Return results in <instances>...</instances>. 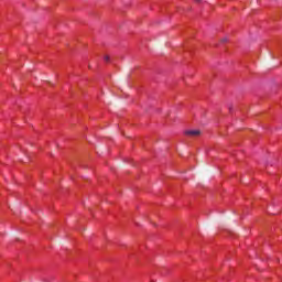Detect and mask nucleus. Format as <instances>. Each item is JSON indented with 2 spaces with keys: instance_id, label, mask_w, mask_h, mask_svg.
I'll return each mask as SVG.
<instances>
[{
  "instance_id": "nucleus-1",
  "label": "nucleus",
  "mask_w": 282,
  "mask_h": 282,
  "mask_svg": "<svg viewBox=\"0 0 282 282\" xmlns=\"http://www.w3.org/2000/svg\"><path fill=\"white\" fill-rule=\"evenodd\" d=\"M186 135H199V130H188L186 131Z\"/></svg>"
},
{
  "instance_id": "nucleus-2",
  "label": "nucleus",
  "mask_w": 282,
  "mask_h": 282,
  "mask_svg": "<svg viewBox=\"0 0 282 282\" xmlns=\"http://www.w3.org/2000/svg\"><path fill=\"white\" fill-rule=\"evenodd\" d=\"M106 63H109V56L105 57Z\"/></svg>"
},
{
  "instance_id": "nucleus-3",
  "label": "nucleus",
  "mask_w": 282,
  "mask_h": 282,
  "mask_svg": "<svg viewBox=\"0 0 282 282\" xmlns=\"http://www.w3.org/2000/svg\"><path fill=\"white\" fill-rule=\"evenodd\" d=\"M196 1V3H200L202 2V0H195Z\"/></svg>"
}]
</instances>
